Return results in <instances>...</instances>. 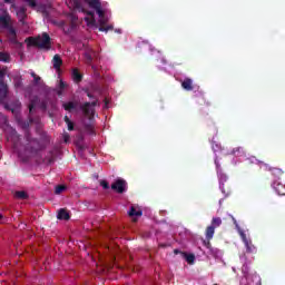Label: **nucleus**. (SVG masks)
I'll return each instance as SVG.
<instances>
[{"mask_svg":"<svg viewBox=\"0 0 285 285\" xmlns=\"http://www.w3.org/2000/svg\"><path fill=\"white\" fill-rule=\"evenodd\" d=\"M62 108L68 112H72V110L77 109V102H72V101L66 102L62 105Z\"/></svg>","mask_w":285,"mask_h":285,"instance_id":"nucleus-22","label":"nucleus"},{"mask_svg":"<svg viewBox=\"0 0 285 285\" xmlns=\"http://www.w3.org/2000/svg\"><path fill=\"white\" fill-rule=\"evenodd\" d=\"M58 219H63L65 222H68V219H70V214L68 213V210L61 208L58 212Z\"/></svg>","mask_w":285,"mask_h":285,"instance_id":"nucleus-20","label":"nucleus"},{"mask_svg":"<svg viewBox=\"0 0 285 285\" xmlns=\"http://www.w3.org/2000/svg\"><path fill=\"white\" fill-rule=\"evenodd\" d=\"M31 77L33 78L35 83H39V81H41V77L37 76L35 71L31 72Z\"/></svg>","mask_w":285,"mask_h":285,"instance_id":"nucleus-35","label":"nucleus"},{"mask_svg":"<svg viewBox=\"0 0 285 285\" xmlns=\"http://www.w3.org/2000/svg\"><path fill=\"white\" fill-rule=\"evenodd\" d=\"M13 81L14 88H21L23 86V81L21 80V78H14Z\"/></svg>","mask_w":285,"mask_h":285,"instance_id":"nucleus-33","label":"nucleus"},{"mask_svg":"<svg viewBox=\"0 0 285 285\" xmlns=\"http://www.w3.org/2000/svg\"><path fill=\"white\" fill-rule=\"evenodd\" d=\"M245 246H246V253H257V247L253 245V242L248 240L247 244H245Z\"/></svg>","mask_w":285,"mask_h":285,"instance_id":"nucleus-26","label":"nucleus"},{"mask_svg":"<svg viewBox=\"0 0 285 285\" xmlns=\"http://www.w3.org/2000/svg\"><path fill=\"white\" fill-rule=\"evenodd\" d=\"M17 17L20 21V23H23V21H26V19L28 18V14L26 13V8H20L18 11H17Z\"/></svg>","mask_w":285,"mask_h":285,"instance_id":"nucleus-18","label":"nucleus"},{"mask_svg":"<svg viewBox=\"0 0 285 285\" xmlns=\"http://www.w3.org/2000/svg\"><path fill=\"white\" fill-rule=\"evenodd\" d=\"M69 8H72L76 12H83L88 17L95 18V11L88 10V8H92L97 10L101 8V2L99 0H70L68 3Z\"/></svg>","mask_w":285,"mask_h":285,"instance_id":"nucleus-1","label":"nucleus"},{"mask_svg":"<svg viewBox=\"0 0 285 285\" xmlns=\"http://www.w3.org/2000/svg\"><path fill=\"white\" fill-rule=\"evenodd\" d=\"M38 104H39V96H35L33 98L30 99L29 115H32V110H35Z\"/></svg>","mask_w":285,"mask_h":285,"instance_id":"nucleus-19","label":"nucleus"},{"mask_svg":"<svg viewBox=\"0 0 285 285\" xmlns=\"http://www.w3.org/2000/svg\"><path fill=\"white\" fill-rule=\"evenodd\" d=\"M35 120L32 119V117H29V121L26 120H18V124L20 126V128H22V130H26V132H30V130H28V128H30V124H32Z\"/></svg>","mask_w":285,"mask_h":285,"instance_id":"nucleus-16","label":"nucleus"},{"mask_svg":"<svg viewBox=\"0 0 285 285\" xmlns=\"http://www.w3.org/2000/svg\"><path fill=\"white\" fill-rule=\"evenodd\" d=\"M6 72L0 69V104L8 98V85L3 81Z\"/></svg>","mask_w":285,"mask_h":285,"instance_id":"nucleus-5","label":"nucleus"},{"mask_svg":"<svg viewBox=\"0 0 285 285\" xmlns=\"http://www.w3.org/2000/svg\"><path fill=\"white\" fill-rule=\"evenodd\" d=\"M40 10H41V12H46V6H43V4H40Z\"/></svg>","mask_w":285,"mask_h":285,"instance_id":"nucleus-43","label":"nucleus"},{"mask_svg":"<svg viewBox=\"0 0 285 285\" xmlns=\"http://www.w3.org/2000/svg\"><path fill=\"white\" fill-rule=\"evenodd\" d=\"M181 88L184 90H187V92H190L191 90H195V87L193 86V79L185 78L184 81L181 82Z\"/></svg>","mask_w":285,"mask_h":285,"instance_id":"nucleus-13","label":"nucleus"},{"mask_svg":"<svg viewBox=\"0 0 285 285\" xmlns=\"http://www.w3.org/2000/svg\"><path fill=\"white\" fill-rule=\"evenodd\" d=\"M132 222H137V218H132Z\"/></svg>","mask_w":285,"mask_h":285,"instance_id":"nucleus-49","label":"nucleus"},{"mask_svg":"<svg viewBox=\"0 0 285 285\" xmlns=\"http://www.w3.org/2000/svg\"><path fill=\"white\" fill-rule=\"evenodd\" d=\"M28 43L30 46H35L36 48H40V50H50L52 48V41L50 39V35L43 32L42 36H38L36 38H28Z\"/></svg>","mask_w":285,"mask_h":285,"instance_id":"nucleus-3","label":"nucleus"},{"mask_svg":"<svg viewBox=\"0 0 285 285\" xmlns=\"http://www.w3.org/2000/svg\"><path fill=\"white\" fill-rule=\"evenodd\" d=\"M203 244H204V246H206V248H209V246H210V240H208V239L203 240Z\"/></svg>","mask_w":285,"mask_h":285,"instance_id":"nucleus-40","label":"nucleus"},{"mask_svg":"<svg viewBox=\"0 0 285 285\" xmlns=\"http://www.w3.org/2000/svg\"><path fill=\"white\" fill-rule=\"evenodd\" d=\"M181 257L186 259L187 264H195V254L181 253Z\"/></svg>","mask_w":285,"mask_h":285,"instance_id":"nucleus-23","label":"nucleus"},{"mask_svg":"<svg viewBox=\"0 0 285 285\" xmlns=\"http://www.w3.org/2000/svg\"><path fill=\"white\" fill-rule=\"evenodd\" d=\"M66 186L65 185H58L56 186V189H55V195H61V193H63V190H66Z\"/></svg>","mask_w":285,"mask_h":285,"instance_id":"nucleus-30","label":"nucleus"},{"mask_svg":"<svg viewBox=\"0 0 285 285\" xmlns=\"http://www.w3.org/2000/svg\"><path fill=\"white\" fill-rule=\"evenodd\" d=\"M215 236V228L212 227L210 225L207 226L206 230H205V237L206 239H208V242H210V239H213V237Z\"/></svg>","mask_w":285,"mask_h":285,"instance_id":"nucleus-21","label":"nucleus"},{"mask_svg":"<svg viewBox=\"0 0 285 285\" xmlns=\"http://www.w3.org/2000/svg\"><path fill=\"white\" fill-rule=\"evenodd\" d=\"M0 24H1V28H3L4 30L7 28H10V26H12V17H10V13H8V11L1 14Z\"/></svg>","mask_w":285,"mask_h":285,"instance_id":"nucleus-7","label":"nucleus"},{"mask_svg":"<svg viewBox=\"0 0 285 285\" xmlns=\"http://www.w3.org/2000/svg\"><path fill=\"white\" fill-rule=\"evenodd\" d=\"M92 52H95V51H92V50H87V51L85 52V59H86V62H87V63H92Z\"/></svg>","mask_w":285,"mask_h":285,"instance_id":"nucleus-29","label":"nucleus"},{"mask_svg":"<svg viewBox=\"0 0 285 285\" xmlns=\"http://www.w3.org/2000/svg\"><path fill=\"white\" fill-rule=\"evenodd\" d=\"M269 170H271L272 175H274V177H277V180L285 183L284 170H282L281 168H277V167L269 168Z\"/></svg>","mask_w":285,"mask_h":285,"instance_id":"nucleus-10","label":"nucleus"},{"mask_svg":"<svg viewBox=\"0 0 285 285\" xmlns=\"http://www.w3.org/2000/svg\"><path fill=\"white\" fill-rule=\"evenodd\" d=\"M6 30H9V35H11V37H13V39H12L13 43H17V30H14L12 28V24L9 26V28H7Z\"/></svg>","mask_w":285,"mask_h":285,"instance_id":"nucleus-28","label":"nucleus"},{"mask_svg":"<svg viewBox=\"0 0 285 285\" xmlns=\"http://www.w3.org/2000/svg\"><path fill=\"white\" fill-rule=\"evenodd\" d=\"M212 228H219V226H222V218L219 217H214L212 219V224L209 225Z\"/></svg>","mask_w":285,"mask_h":285,"instance_id":"nucleus-25","label":"nucleus"},{"mask_svg":"<svg viewBox=\"0 0 285 285\" xmlns=\"http://www.w3.org/2000/svg\"><path fill=\"white\" fill-rule=\"evenodd\" d=\"M181 253H184V252H181V250H179V249H174V254H175V255H181Z\"/></svg>","mask_w":285,"mask_h":285,"instance_id":"nucleus-42","label":"nucleus"},{"mask_svg":"<svg viewBox=\"0 0 285 285\" xmlns=\"http://www.w3.org/2000/svg\"><path fill=\"white\" fill-rule=\"evenodd\" d=\"M4 3H12V0H4Z\"/></svg>","mask_w":285,"mask_h":285,"instance_id":"nucleus-46","label":"nucleus"},{"mask_svg":"<svg viewBox=\"0 0 285 285\" xmlns=\"http://www.w3.org/2000/svg\"><path fill=\"white\" fill-rule=\"evenodd\" d=\"M63 141H65V144H68V141H70V135L69 134L63 135Z\"/></svg>","mask_w":285,"mask_h":285,"instance_id":"nucleus-39","label":"nucleus"},{"mask_svg":"<svg viewBox=\"0 0 285 285\" xmlns=\"http://www.w3.org/2000/svg\"><path fill=\"white\" fill-rule=\"evenodd\" d=\"M55 163V158H49L48 159V164H53Z\"/></svg>","mask_w":285,"mask_h":285,"instance_id":"nucleus-44","label":"nucleus"},{"mask_svg":"<svg viewBox=\"0 0 285 285\" xmlns=\"http://www.w3.org/2000/svg\"><path fill=\"white\" fill-rule=\"evenodd\" d=\"M52 66L55 70H61V66H63V60L61 59V56L59 55L53 56Z\"/></svg>","mask_w":285,"mask_h":285,"instance_id":"nucleus-12","label":"nucleus"},{"mask_svg":"<svg viewBox=\"0 0 285 285\" xmlns=\"http://www.w3.org/2000/svg\"><path fill=\"white\" fill-rule=\"evenodd\" d=\"M3 119H4V121H8V118L6 116H3Z\"/></svg>","mask_w":285,"mask_h":285,"instance_id":"nucleus-47","label":"nucleus"},{"mask_svg":"<svg viewBox=\"0 0 285 285\" xmlns=\"http://www.w3.org/2000/svg\"><path fill=\"white\" fill-rule=\"evenodd\" d=\"M0 43H1V39H0Z\"/></svg>","mask_w":285,"mask_h":285,"instance_id":"nucleus-50","label":"nucleus"},{"mask_svg":"<svg viewBox=\"0 0 285 285\" xmlns=\"http://www.w3.org/2000/svg\"><path fill=\"white\" fill-rule=\"evenodd\" d=\"M27 3L29 6V8H37V1H35V0H27Z\"/></svg>","mask_w":285,"mask_h":285,"instance_id":"nucleus-37","label":"nucleus"},{"mask_svg":"<svg viewBox=\"0 0 285 285\" xmlns=\"http://www.w3.org/2000/svg\"><path fill=\"white\" fill-rule=\"evenodd\" d=\"M59 26H60V28L63 29V32H66V35H68L70 32V30H66V21H60Z\"/></svg>","mask_w":285,"mask_h":285,"instance_id":"nucleus-38","label":"nucleus"},{"mask_svg":"<svg viewBox=\"0 0 285 285\" xmlns=\"http://www.w3.org/2000/svg\"><path fill=\"white\" fill-rule=\"evenodd\" d=\"M98 23L100 32H108V30H114L115 28L112 24H108V18L106 16L99 18Z\"/></svg>","mask_w":285,"mask_h":285,"instance_id":"nucleus-6","label":"nucleus"},{"mask_svg":"<svg viewBox=\"0 0 285 285\" xmlns=\"http://www.w3.org/2000/svg\"><path fill=\"white\" fill-rule=\"evenodd\" d=\"M0 219H3V215L0 214Z\"/></svg>","mask_w":285,"mask_h":285,"instance_id":"nucleus-48","label":"nucleus"},{"mask_svg":"<svg viewBox=\"0 0 285 285\" xmlns=\"http://www.w3.org/2000/svg\"><path fill=\"white\" fill-rule=\"evenodd\" d=\"M24 139L27 141L26 150H28L32 155H37L39 151L45 150L46 146L50 144V137L48 136V134H42L41 136L43 144H41L39 139L33 138L30 131H24Z\"/></svg>","mask_w":285,"mask_h":285,"instance_id":"nucleus-2","label":"nucleus"},{"mask_svg":"<svg viewBox=\"0 0 285 285\" xmlns=\"http://www.w3.org/2000/svg\"><path fill=\"white\" fill-rule=\"evenodd\" d=\"M229 155H233L234 157H244L246 151L244 150V147H236L229 153Z\"/></svg>","mask_w":285,"mask_h":285,"instance_id":"nucleus-17","label":"nucleus"},{"mask_svg":"<svg viewBox=\"0 0 285 285\" xmlns=\"http://www.w3.org/2000/svg\"><path fill=\"white\" fill-rule=\"evenodd\" d=\"M111 190L118 193V195H124L128 190V183L121 178L117 179L111 185Z\"/></svg>","mask_w":285,"mask_h":285,"instance_id":"nucleus-4","label":"nucleus"},{"mask_svg":"<svg viewBox=\"0 0 285 285\" xmlns=\"http://www.w3.org/2000/svg\"><path fill=\"white\" fill-rule=\"evenodd\" d=\"M59 88H60V90H63V88H66V83L63 81H60Z\"/></svg>","mask_w":285,"mask_h":285,"instance_id":"nucleus-41","label":"nucleus"},{"mask_svg":"<svg viewBox=\"0 0 285 285\" xmlns=\"http://www.w3.org/2000/svg\"><path fill=\"white\" fill-rule=\"evenodd\" d=\"M129 217L135 218V217H141L144 215V212L135 206H131L129 212H128Z\"/></svg>","mask_w":285,"mask_h":285,"instance_id":"nucleus-14","label":"nucleus"},{"mask_svg":"<svg viewBox=\"0 0 285 285\" xmlns=\"http://www.w3.org/2000/svg\"><path fill=\"white\" fill-rule=\"evenodd\" d=\"M16 197L18 199H28V194L26 191H16Z\"/></svg>","mask_w":285,"mask_h":285,"instance_id":"nucleus-31","label":"nucleus"},{"mask_svg":"<svg viewBox=\"0 0 285 285\" xmlns=\"http://www.w3.org/2000/svg\"><path fill=\"white\" fill-rule=\"evenodd\" d=\"M0 61H2V63H10V53L0 51Z\"/></svg>","mask_w":285,"mask_h":285,"instance_id":"nucleus-24","label":"nucleus"},{"mask_svg":"<svg viewBox=\"0 0 285 285\" xmlns=\"http://www.w3.org/2000/svg\"><path fill=\"white\" fill-rule=\"evenodd\" d=\"M96 13L98 14L99 19H101V17H106V12L104 11V9H101V7L96 9Z\"/></svg>","mask_w":285,"mask_h":285,"instance_id":"nucleus-34","label":"nucleus"},{"mask_svg":"<svg viewBox=\"0 0 285 285\" xmlns=\"http://www.w3.org/2000/svg\"><path fill=\"white\" fill-rule=\"evenodd\" d=\"M7 132H10L11 137H16V139H19V134L17 132V129L9 127Z\"/></svg>","mask_w":285,"mask_h":285,"instance_id":"nucleus-32","label":"nucleus"},{"mask_svg":"<svg viewBox=\"0 0 285 285\" xmlns=\"http://www.w3.org/2000/svg\"><path fill=\"white\" fill-rule=\"evenodd\" d=\"M232 220L234 223V225L236 226L239 235H240V239L243 240L244 244H248V237H246V233H244V230H242V228L239 227V224L237 223V219H235V217L232 216Z\"/></svg>","mask_w":285,"mask_h":285,"instance_id":"nucleus-11","label":"nucleus"},{"mask_svg":"<svg viewBox=\"0 0 285 285\" xmlns=\"http://www.w3.org/2000/svg\"><path fill=\"white\" fill-rule=\"evenodd\" d=\"M71 75L75 83H81L83 81V75L79 72V69L75 68Z\"/></svg>","mask_w":285,"mask_h":285,"instance_id":"nucleus-15","label":"nucleus"},{"mask_svg":"<svg viewBox=\"0 0 285 285\" xmlns=\"http://www.w3.org/2000/svg\"><path fill=\"white\" fill-rule=\"evenodd\" d=\"M273 188L277 195H285V183L284 180H275L273 183Z\"/></svg>","mask_w":285,"mask_h":285,"instance_id":"nucleus-9","label":"nucleus"},{"mask_svg":"<svg viewBox=\"0 0 285 285\" xmlns=\"http://www.w3.org/2000/svg\"><path fill=\"white\" fill-rule=\"evenodd\" d=\"M63 120H65V124H67L69 131L75 130V122H72V120H70L68 116H65Z\"/></svg>","mask_w":285,"mask_h":285,"instance_id":"nucleus-27","label":"nucleus"},{"mask_svg":"<svg viewBox=\"0 0 285 285\" xmlns=\"http://www.w3.org/2000/svg\"><path fill=\"white\" fill-rule=\"evenodd\" d=\"M95 106H97V101L85 102L82 106H80V110H82L83 115L88 117L95 112Z\"/></svg>","mask_w":285,"mask_h":285,"instance_id":"nucleus-8","label":"nucleus"},{"mask_svg":"<svg viewBox=\"0 0 285 285\" xmlns=\"http://www.w3.org/2000/svg\"><path fill=\"white\" fill-rule=\"evenodd\" d=\"M87 97H89V99H92L94 96H92V94L88 92Z\"/></svg>","mask_w":285,"mask_h":285,"instance_id":"nucleus-45","label":"nucleus"},{"mask_svg":"<svg viewBox=\"0 0 285 285\" xmlns=\"http://www.w3.org/2000/svg\"><path fill=\"white\" fill-rule=\"evenodd\" d=\"M100 186H101L105 190H108V188H110V185H109L106 180H101V181H100Z\"/></svg>","mask_w":285,"mask_h":285,"instance_id":"nucleus-36","label":"nucleus"}]
</instances>
